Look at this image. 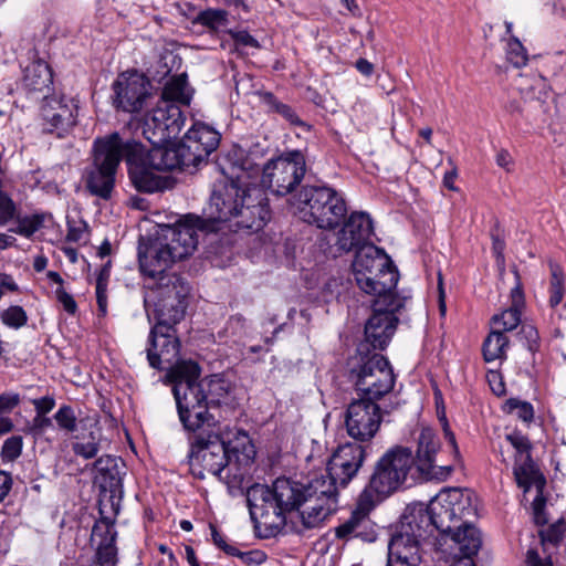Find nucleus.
Returning a JSON list of instances; mask_svg holds the SVG:
<instances>
[{
	"instance_id": "46",
	"label": "nucleus",
	"mask_w": 566,
	"mask_h": 566,
	"mask_svg": "<svg viewBox=\"0 0 566 566\" xmlns=\"http://www.w3.org/2000/svg\"><path fill=\"white\" fill-rule=\"evenodd\" d=\"M1 321L8 327L19 329L28 323V314L23 307L12 305L2 312Z\"/></svg>"
},
{
	"instance_id": "1",
	"label": "nucleus",
	"mask_w": 566,
	"mask_h": 566,
	"mask_svg": "<svg viewBox=\"0 0 566 566\" xmlns=\"http://www.w3.org/2000/svg\"><path fill=\"white\" fill-rule=\"evenodd\" d=\"M367 457V447L346 442L331 455L326 474L306 482L277 478L272 486L255 483L248 488L251 520L265 526L285 524V515L298 511L305 528L318 526L337 509L338 486L345 488L358 473Z\"/></svg>"
},
{
	"instance_id": "17",
	"label": "nucleus",
	"mask_w": 566,
	"mask_h": 566,
	"mask_svg": "<svg viewBox=\"0 0 566 566\" xmlns=\"http://www.w3.org/2000/svg\"><path fill=\"white\" fill-rule=\"evenodd\" d=\"M125 163L128 176L139 192L154 193L167 187V179L157 175L145 157V145L129 136Z\"/></svg>"
},
{
	"instance_id": "9",
	"label": "nucleus",
	"mask_w": 566,
	"mask_h": 566,
	"mask_svg": "<svg viewBox=\"0 0 566 566\" xmlns=\"http://www.w3.org/2000/svg\"><path fill=\"white\" fill-rule=\"evenodd\" d=\"M193 434L188 454L190 472L200 480L209 474L219 479L229 460L224 439L214 431V428Z\"/></svg>"
},
{
	"instance_id": "7",
	"label": "nucleus",
	"mask_w": 566,
	"mask_h": 566,
	"mask_svg": "<svg viewBox=\"0 0 566 566\" xmlns=\"http://www.w3.org/2000/svg\"><path fill=\"white\" fill-rule=\"evenodd\" d=\"M366 345L358 347V355L350 363L349 380L359 398L377 402L394 389L396 376L384 355L364 353Z\"/></svg>"
},
{
	"instance_id": "42",
	"label": "nucleus",
	"mask_w": 566,
	"mask_h": 566,
	"mask_svg": "<svg viewBox=\"0 0 566 566\" xmlns=\"http://www.w3.org/2000/svg\"><path fill=\"white\" fill-rule=\"evenodd\" d=\"M195 22L217 32L228 25V12L223 9H207L198 13Z\"/></svg>"
},
{
	"instance_id": "52",
	"label": "nucleus",
	"mask_w": 566,
	"mask_h": 566,
	"mask_svg": "<svg viewBox=\"0 0 566 566\" xmlns=\"http://www.w3.org/2000/svg\"><path fill=\"white\" fill-rule=\"evenodd\" d=\"M230 34L234 41L235 51H238L240 46L260 49L259 41L254 36H252L248 31H230Z\"/></svg>"
},
{
	"instance_id": "14",
	"label": "nucleus",
	"mask_w": 566,
	"mask_h": 566,
	"mask_svg": "<svg viewBox=\"0 0 566 566\" xmlns=\"http://www.w3.org/2000/svg\"><path fill=\"white\" fill-rule=\"evenodd\" d=\"M386 413L388 411L371 399H353L344 416L347 434L357 443L370 442L378 433Z\"/></svg>"
},
{
	"instance_id": "20",
	"label": "nucleus",
	"mask_w": 566,
	"mask_h": 566,
	"mask_svg": "<svg viewBox=\"0 0 566 566\" xmlns=\"http://www.w3.org/2000/svg\"><path fill=\"white\" fill-rule=\"evenodd\" d=\"M41 117L44 132L63 138L76 125L77 104L70 97L44 95Z\"/></svg>"
},
{
	"instance_id": "36",
	"label": "nucleus",
	"mask_w": 566,
	"mask_h": 566,
	"mask_svg": "<svg viewBox=\"0 0 566 566\" xmlns=\"http://www.w3.org/2000/svg\"><path fill=\"white\" fill-rule=\"evenodd\" d=\"M101 437V429L96 424L91 426L87 433L76 434V441L72 444L74 454L86 460L95 458L99 451Z\"/></svg>"
},
{
	"instance_id": "16",
	"label": "nucleus",
	"mask_w": 566,
	"mask_h": 566,
	"mask_svg": "<svg viewBox=\"0 0 566 566\" xmlns=\"http://www.w3.org/2000/svg\"><path fill=\"white\" fill-rule=\"evenodd\" d=\"M186 117L180 106L159 101L157 106L145 117L143 135L151 145L169 144L180 134Z\"/></svg>"
},
{
	"instance_id": "40",
	"label": "nucleus",
	"mask_w": 566,
	"mask_h": 566,
	"mask_svg": "<svg viewBox=\"0 0 566 566\" xmlns=\"http://www.w3.org/2000/svg\"><path fill=\"white\" fill-rule=\"evenodd\" d=\"M189 139L184 136L182 139L176 144L178 151V158L181 165V170H188L189 168H197L207 158L199 153Z\"/></svg>"
},
{
	"instance_id": "18",
	"label": "nucleus",
	"mask_w": 566,
	"mask_h": 566,
	"mask_svg": "<svg viewBox=\"0 0 566 566\" xmlns=\"http://www.w3.org/2000/svg\"><path fill=\"white\" fill-rule=\"evenodd\" d=\"M440 439L430 428H423L418 437L415 457L416 473L424 481H446L453 471L452 464H438Z\"/></svg>"
},
{
	"instance_id": "60",
	"label": "nucleus",
	"mask_w": 566,
	"mask_h": 566,
	"mask_svg": "<svg viewBox=\"0 0 566 566\" xmlns=\"http://www.w3.org/2000/svg\"><path fill=\"white\" fill-rule=\"evenodd\" d=\"M32 403L34 406L36 415L45 416L54 408L55 400L53 397L45 396L39 399H34Z\"/></svg>"
},
{
	"instance_id": "63",
	"label": "nucleus",
	"mask_w": 566,
	"mask_h": 566,
	"mask_svg": "<svg viewBox=\"0 0 566 566\" xmlns=\"http://www.w3.org/2000/svg\"><path fill=\"white\" fill-rule=\"evenodd\" d=\"M488 380H489V384L491 386L492 391L495 395L500 396V395H502L505 391L504 384H503V381L501 379L500 374H497V373H490L488 375Z\"/></svg>"
},
{
	"instance_id": "64",
	"label": "nucleus",
	"mask_w": 566,
	"mask_h": 566,
	"mask_svg": "<svg viewBox=\"0 0 566 566\" xmlns=\"http://www.w3.org/2000/svg\"><path fill=\"white\" fill-rule=\"evenodd\" d=\"M387 566H427L423 559L387 558Z\"/></svg>"
},
{
	"instance_id": "15",
	"label": "nucleus",
	"mask_w": 566,
	"mask_h": 566,
	"mask_svg": "<svg viewBox=\"0 0 566 566\" xmlns=\"http://www.w3.org/2000/svg\"><path fill=\"white\" fill-rule=\"evenodd\" d=\"M156 319L157 323L148 336L147 360L151 368L168 371L180 360V340L175 328L179 322H170L167 318Z\"/></svg>"
},
{
	"instance_id": "59",
	"label": "nucleus",
	"mask_w": 566,
	"mask_h": 566,
	"mask_svg": "<svg viewBox=\"0 0 566 566\" xmlns=\"http://www.w3.org/2000/svg\"><path fill=\"white\" fill-rule=\"evenodd\" d=\"M515 277L517 280L516 285L511 290V307L522 310L524 306V293L522 284L520 283V274L517 270H514Z\"/></svg>"
},
{
	"instance_id": "41",
	"label": "nucleus",
	"mask_w": 566,
	"mask_h": 566,
	"mask_svg": "<svg viewBox=\"0 0 566 566\" xmlns=\"http://www.w3.org/2000/svg\"><path fill=\"white\" fill-rule=\"evenodd\" d=\"M513 473L517 485L524 489L525 492L528 491L536 473L532 457L526 455L522 461H517V459H515Z\"/></svg>"
},
{
	"instance_id": "8",
	"label": "nucleus",
	"mask_w": 566,
	"mask_h": 566,
	"mask_svg": "<svg viewBox=\"0 0 566 566\" xmlns=\"http://www.w3.org/2000/svg\"><path fill=\"white\" fill-rule=\"evenodd\" d=\"M295 213L319 229H334L347 213L344 198L327 186L302 187Z\"/></svg>"
},
{
	"instance_id": "29",
	"label": "nucleus",
	"mask_w": 566,
	"mask_h": 566,
	"mask_svg": "<svg viewBox=\"0 0 566 566\" xmlns=\"http://www.w3.org/2000/svg\"><path fill=\"white\" fill-rule=\"evenodd\" d=\"M419 539L396 531L388 543V558L423 559Z\"/></svg>"
},
{
	"instance_id": "5",
	"label": "nucleus",
	"mask_w": 566,
	"mask_h": 566,
	"mask_svg": "<svg viewBox=\"0 0 566 566\" xmlns=\"http://www.w3.org/2000/svg\"><path fill=\"white\" fill-rule=\"evenodd\" d=\"M409 478L412 481L421 480L416 473L415 457L409 448L394 447L376 462L369 482L363 490L364 497L380 503Z\"/></svg>"
},
{
	"instance_id": "6",
	"label": "nucleus",
	"mask_w": 566,
	"mask_h": 566,
	"mask_svg": "<svg viewBox=\"0 0 566 566\" xmlns=\"http://www.w3.org/2000/svg\"><path fill=\"white\" fill-rule=\"evenodd\" d=\"M352 266L356 284L364 293L375 297L396 294L399 273L384 250L375 244L361 247Z\"/></svg>"
},
{
	"instance_id": "34",
	"label": "nucleus",
	"mask_w": 566,
	"mask_h": 566,
	"mask_svg": "<svg viewBox=\"0 0 566 566\" xmlns=\"http://www.w3.org/2000/svg\"><path fill=\"white\" fill-rule=\"evenodd\" d=\"M252 464L253 463H243L241 459L227 461L224 472L219 480L228 486L230 494L233 495L235 491L243 490L244 483L248 482L250 478Z\"/></svg>"
},
{
	"instance_id": "54",
	"label": "nucleus",
	"mask_w": 566,
	"mask_h": 566,
	"mask_svg": "<svg viewBox=\"0 0 566 566\" xmlns=\"http://www.w3.org/2000/svg\"><path fill=\"white\" fill-rule=\"evenodd\" d=\"M55 297L69 314H75L77 310V304L73 296L69 294L63 286H59L55 290Z\"/></svg>"
},
{
	"instance_id": "62",
	"label": "nucleus",
	"mask_w": 566,
	"mask_h": 566,
	"mask_svg": "<svg viewBox=\"0 0 566 566\" xmlns=\"http://www.w3.org/2000/svg\"><path fill=\"white\" fill-rule=\"evenodd\" d=\"M13 480L9 472L0 470V503L4 501L12 489Z\"/></svg>"
},
{
	"instance_id": "12",
	"label": "nucleus",
	"mask_w": 566,
	"mask_h": 566,
	"mask_svg": "<svg viewBox=\"0 0 566 566\" xmlns=\"http://www.w3.org/2000/svg\"><path fill=\"white\" fill-rule=\"evenodd\" d=\"M406 297L397 294H387L375 297L373 315L365 324L366 342L374 349H385L394 336L399 322L396 313L405 306Z\"/></svg>"
},
{
	"instance_id": "26",
	"label": "nucleus",
	"mask_w": 566,
	"mask_h": 566,
	"mask_svg": "<svg viewBox=\"0 0 566 566\" xmlns=\"http://www.w3.org/2000/svg\"><path fill=\"white\" fill-rule=\"evenodd\" d=\"M161 240L166 249H169L178 260L190 255L198 245L197 231L188 224L167 227Z\"/></svg>"
},
{
	"instance_id": "22",
	"label": "nucleus",
	"mask_w": 566,
	"mask_h": 566,
	"mask_svg": "<svg viewBox=\"0 0 566 566\" xmlns=\"http://www.w3.org/2000/svg\"><path fill=\"white\" fill-rule=\"evenodd\" d=\"M373 234V222L365 212H353L337 233L336 247L340 253L357 251L369 245Z\"/></svg>"
},
{
	"instance_id": "10",
	"label": "nucleus",
	"mask_w": 566,
	"mask_h": 566,
	"mask_svg": "<svg viewBox=\"0 0 566 566\" xmlns=\"http://www.w3.org/2000/svg\"><path fill=\"white\" fill-rule=\"evenodd\" d=\"M261 185L273 195L286 196L303 180L306 172V161L301 150L285 151L269 160L262 169Z\"/></svg>"
},
{
	"instance_id": "25",
	"label": "nucleus",
	"mask_w": 566,
	"mask_h": 566,
	"mask_svg": "<svg viewBox=\"0 0 566 566\" xmlns=\"http://www.w3.org/2000/svg\"><path fill=\"white\" fill-rule=\"evenodd\" d=\"M400 532L412 535L419 541H426L437 532L428 504L416 503L407 507Z\"/></svg>"
},
{
	"instance_id": "55",
	"label": "nucleus",
	"mask_w": 566,
	"mask_h": 566,
	"mask_svg": "<svg viewBox=\"0 0 566 566\" xmlns=\"http://www.w3.org/2000/svg\"><path fill=\"white\" fill-rule=\"evenodd\" d=\"M521 335L526 339V346L530 352H536L539 347V336L537 329L532 325H523Z\"/></svg>"
},
{
	"instance_id": "28",
	"label": "nucleus",
	"mask_w": 566,
	"mask_h": 566,
	"mask_svg": "<svg viewBox=\"0 0 566 566\" xmlns=\"http://www.w3.org/2000/svg\"><path fill=\"white\" fill-rule=\"evenodd\" d=\"M52 83V70L44 61H34L25 67L22 85L29 93L48 95Z\"/></svg>"
},
{
	"instance_id": "49",
	"label": "nucleus",
	"mask_w": 566,
	"mask_h": 566,
	"mask_svg": "<svg viewBox=\"0 0 566 566\" xmlns=\"http://www.w3.org/2000/svg\"><path fill=\"white\" fill-rule=\"evenodd\" d=\"M54 419L60 429L67 432H74L76 430V417L71 406H61L55 412Z\"/></svg>"
},
{
	"instance_id": "38",
	"label": "nucleus",
	"mask_w": 566,
	"mask_h": 566,
	"mask_svg": "<svg viewBox=\"0 0 566 566\" xmlns=\"http://www.w3.org/2000/svg\"><path fill=\"white\" fill-rule=\"evenodd\" d=\"M258 95L260 97L261 103L268 107L269 112L279 114L291 125L303 127L306 129L310 128V126L297 116L295 111L290 105L279 101L273 93L258 92Z\"/></svg>"
},
{
	"instance_id": "13",
	"label": "nucleus",
	"mask_w": 566,
	"mask_h": 566,
	"mask_svg": "<svg viewBox=\"0 0 566 566\" xmlns=\"http://www.w3.org/2000/svg\"><path fill=\"white\" fill-rule=\"evenodd\" d=\"M148 284L155 296V317L180 322L185 316L189 286L177 273H168Z\"/></svg>"
},
{
	"instance_id": "35",
	"label": "nucleus",
	"mask_w": 566,
	"mask_h": 566,
	"mask_svg": "<svg viewBox=\"0 0 566 566\" xmlns=\"http://www.w3.org/2000/svg\"><path fill=\"white\" fill-rule=\"evenodd\" d=\"M160 101L188 106L191 101V93L188 90L187 75L180 74L168 80L163 87Z\"/></svg>"
},
{
	"instance_id": "47",
	"label": "nucleus",
	"mask_w": 566,
	"mask_h": 566,
	"mask_svg": "<svg viewBox=\"0 0 566 566\" xmlns=\"http://www.w3.org/2000/svg\"><path fill=\"white\" fill-rule=\"evenodd\" d=\"M506 59L514 67H522L527 63L526 50L514 36L507 42Z\"/></svg>"
},
{
	"instance_id": "57",
	"label": "nucleus",
	"mask_w": 566,
	"mask_h": 566,
	"mask_svg": "<svg viewBox=\"0 0 566 566\" xmlns=\"http://www.w3.org/2000/svg\"><path fill=\"white\" fill-rule=\"evenodd\" d=\"M20 403V395L4 392L0 395V415L11 412Z\"/></svg>"
},
{
	"instance_id": "43",
	"label": "nucleus",
	"mask_w": 566,
	"mask_h": 566,
	"mask_svg": "<svg viewBox=\"0 0 566 566\" xmlns=\"http://www.w3.org/2000/svg\"><path fill=\"white\" fill-rule=\"evenodd\" d=\"M521 311L522 310L510 306L500 315L493 316L492 322L495 326V329L503 331V333L506 334V332L516 328L521 322Z\"/></svg>"
},
{
	"instance_id": "19",
	"label": "nucleus",
	"mask_w": 566,
	"mask_h": 566,
	"mask_svg": "<svg viewBox=\"0 0 566 566\" xmlns=\"http://www.w3.org/2000/svg\"><path fill=\"white\" fill-rule=\"evenodd\" d=\"M150 83L137 72L123 73L113 83V105L126 113H138L150 96Z\"/></svg>"
},
{
	"instance_id": "31",
	"label": "nucleus",
	"mask_w": 566,
	"mask_h": 566,
	"mask_svg": "<svg viewBox=\"0 0 566 566\" xmlns=\"http://www.w3.org/2000/svg\"><path fill=\"white\" fill-rule=\"evenodd\" d=\"M145 157L148 159L150 167L157 171L181 170L176 144L171 146H168V144L153 145L151 149L145 147Z\"/></svg>"
},
{
	"instance_id": "39",
	"label": "nucleus",
	"mask_w": 566,
	"mask_h": 566,
	"mask_svg": "<svg viewBox=\"0 0 566 566\" xmlns=\"http://www.w3.org/2000/svg\"><path fill=\"white\" fill-rule=\"evenodd\" d=\"M548 266L551 273L548 303L554 308L560 304L565 294V274L563 268L554 261H549Z\"/></svg>"
},
{
	"instance_id": "48",
	"label": "nucleus",
	"mask_w": 566,
	"mask_h": 566,
	"mask_svg": "<svg viewBox=\"0 0 566 566\" xmlns=\"http://www.w3.org/2000/svg\"><path fill=\"white\" fill-rule=\"evenodd\" d=\"M23 439L21 436H12L8 438L1 449V459L3 462H12L17 460L22 452Z\"/></svg>"
},
{
	"instance_id": "58",
	"label": "nucleus",
	"mask_w": 566,
	"mask_h": 566,
	"mask_svg": "<svg viewBox=\"0 0 566 566\" xmlns=\"http://www.w3.org/2000/svg\"><path fill=\"white\" fill-rule=\"evenodd\" d=\"M211 536L213 544L222 549L227 555L231 556L232 554H238V547L228 544L221 533L217 530V527L210 524Z\"/></svg>"
},
{
	"instance_id": "56",
	"label": "nucleus",
	"mask_w": 566,
	"mask_h": 566,
	"mask_svg": "<svg viewBox=\"0 0 566 566\" xmlns=\"http://www.w3.org/2000/svg\"><path fill=\"white\" fill-rule=\"evenodd\" d=\"M95 468L99 472H111L112 468L116 467V459L109 455L105 458L101 457L95 461ZM111 474V486H116L119 483V478H116L114 474Z\"/></svg>"
},
{
	"instance_id": "50",
	"label": "nucleus",
	"mask_w": 566,
	"mask_h": 566,
	"mask_svg": "<svg viewBox=\"0 0 566 566\" xmlns=\"http://www.w3.org/2000/svg\"><path fill=\"white\" fill-rule=\"evenodd\" d=\"M506 440L515 449V459L522 461L524 457L531 455L530 440L520 432H513L506 436Z\"/></svg>"
},
{
	"instance_id": "45",
	"label": "nucleus",
	"mask_w": 566,
	"mask_h": 566,
	"mask_svg": "<svg viewBox=\"0 0 566 566\" xmlns=\"http://www.w3.org/2000/svg\"><path fill=\"white\" fill-rule=\"evenodd\" d=\"M504 410L516 416L518 419L524 422H530L534 418V408L527 402L516 398H510L504 403Z\"/></svg>"
},
{
	"instance_id": "53",
	"label": "nucleus",
	"mask_w": 566,
	"mask_h": 566,
	"mask_svg": "<svg viewBox=\"0 0 566 566\" xmlns=\"http://www.w3.org/2000/svg\"><path fill=\"white\" fill-rule=\"evenodd\" d=\"M231 556L239 557L245 565H260L266 559V555L259 549L241 552L238 548V554H232Z\"/></svg>"
},
{
	"instance_id": "44",
	"label": "nucleus",
	"mask_w": 566,
	"mask_h": 566,
	"mask_svg": "<svg viewBox=\"0 0 566 566\" xmlns=\"http://www.w3.org/2000/svg\"><path fill=\"white\" fill-rule=\"evenodd\" d=\"M44 219L40 214H32L19 218L17 226L10 228V231L19 235L30 238L32 237L42 226Z\"/></svg>"
},
{
	"instance_id": "23",
	"label": "nucleus",
	"mask_w": 566,
	"mask_h": 566,
	"mask_svg": "<svg viewBox=\"0 0 566 566\" xmlns=\"http://www.w3.org/2000/svg\"><path fill=\"white\" fill-rule=\"evenodd\" d=\"M116 537L117 532L111 518L102 517L95 522L92 528L91 539L92 542L97 541V546L91 566H116Z\"/></svg>"
},
{
	"instance_id": "11",
	"label": "nucleus",
	"mask_w": 566,
	"mask_h": 566,
	"mask_svg": "<svg viewBox=\"0 0 566 566\" xmlns=\"http://www.w3.org/2000/svg\"><path fill=\"white\" fill-rule=\"evenodd\" d=\"M437 532L451 534L460 522L475 514L471 496L462 490L444 489L428 503Z\"/></svg>"
},
{
	"instance_id": "24",
	"label": "nucleus",
	"mask_w": 566,
	"mask_h": 566,
	"mask_svg": "<svg viewBox=\"0 0 566 566\" xmlns=\"http://www.w3.org/2000/svg\"><path fill=\"white\" fill-rule=\"evenodd\" d=\"M138 261L140 271L150 280L168 274L166 270L176 261L169 249H166L164 241L157 239L149 244L138 248Z\"/></svg>"
},
{
	"instance_id": "51",
	"label": "nucleus",
	"mask_w": 566,
	"mask_h": 566,
	"mask_svg": "<svg viewBox=\"0 0 566 566\" xmlns=\"http://www.w3.org/2000/svg\"><path fill=\"white\" fill-rule=\"evenodd\" d=\"M17 212L14 201L2 190H0V226L7 224L13 219Z\"/></svg>"
},
{
	"instance_id": "3",
	"label": "nucleus",
	"mask_w": 566,
	"mask_h": 566,
	"mask_svg": "<svg viewBox=\"0 0 566 566\" xmlns=\"http://www.w3.org/2000/svg\"><path fill=\"white\" fill-rule=\"evenodd\" d=\"M200 374L199 364L192 359L177 361L166 374L168 381L174 385L172 394L179 421L190 433L216 428L221 418L208 409Z\"/></svg>"
},
{
	"instance_id": "37",
	"label": "nucleus",
	"mask_w": 566,
	"mask_h": 566,
	"mask_svg": "<svg viewBox=\"0 0 566 566\" xmlns=\"http://www.w3.org/2000/svg\"><path fill=\"white\" fill-rule=\"evenodd\" d=\"M510 346L509 337L503 331L493 329L486 336L482 345L483 358L485 361L502 360L506 358Z\"/></svg>"
},
{
	"instance_id": "61",
	"label": "nucleus",
	"mask_w": 566,
	"mask_h": 566,
	"mask_svg": "<svg viewBox=\"0 0 566 566\" xmlns=\"http://www.w3.org/2000/svg\"><path fill=\"white\" fill-rule=\"evenodd\" d=\"M50 427H52V420L50 418L42 415H36L33 418L30 430L33 434L40 436Z\"/></svg>"
},
{
	"instance_id": "21",
	"label": "nucleus",
	"mask_w": 566,
	"mask_h": 566,
	"mask_svg": "<svg viewBox=\"0 0 566 566\" xmlns=\"http://www.w3.org/2000/svg\"><path fill=\"white\" fill-rule=\"evenodd\" d=\"M377 504L378 502L371 497L365 499L361 492L356 509L347 520L335 527V536L343 541L359 538L366 543L374 542L377 538V533L369 513Z\"/></svg>"
},
{
	"instance_id": "27",
	"label": "nucleus",
	"mask_w": 566,
	"mask_h": 566,
	"mask_svg": "<svg viewBox=\"0 0 566 566\" xmlns=\"http://www.w3.org/2000/svg\"><path fill=\"white\" fill-rule=\"evenodd\" d=\"M201 385L207 397V406L210 411L222 406H229L232 401L231 382L220 375H211L202 378Z\"/></svg>"
},
{
	"instance_id": "2",
	"label": "nucleus",
	"mask_w": 566,
	"mask_h": 566,
	"mask_svg": "<svg viewBox=\"0 0 566 566\" xmlns=\"http://www.w3.org/2000/svg\"><path fill=\"white\" fill-rule=\"evenodd\" d=\"M259 170L258 165L249 158L232 164L231 171L223 168L230 181L214 185L199 228L219 230V224L229 223V229L233 231H260L270 219L268 198L259 187L244 184L245 178L258 175Z\"/></svg>"
},
{
	"instance_id": "30",
	"label": "nucleus",
	"mask_w": 566,
	"mask_h": 566,
	"mask_svg": "<svg viewBox=\"0 0 566 566\" xmlns=\"http://www.w3.org/2000/svg\"><path fill=\"white\" fill-rule=\"evenodd\" d=\"M450 535L457 543L461 555L474 557L482 546L481 532L469 523L468 518L462 521Z\"/></svg>"
},
{
	"instance_id": "33",
	"label": "nucleus",
	"mask_w": 566,
	"mask_h": 566,
	"mask_svg": "<svg viewBox=\"0 0 566 566\" xmlns=\"http://www.w3.org/2000/svg\"><path fill=\"white\" fill-rule=\"evenodd\" d=\"M224 447H227L229 460L241 459L243 463L254 462L256 454L255 448L245 431L237 429L233 433V438L224 440Z\"/></svg>"
},
{
	"instance_id": "4",
	"label": "nucleus",
	"mask_w": 566,
	"mask_h": 566,
	"mask_svg": "<svg viewBox=\"0 0 566 566\" xmlns=\"http://www.w3.org/2000/svg\"><path fill=\"white\" fill-rule=\"evenodd\" d=\"M129 134L114 132L93 142L90 164L83 172L85 190L102 200L112 198L120 161L125 160Z\"/></svg>"
},
{
	"instance_id": "32",
	"label": "nucleus",
	"mask_w": 566,
	"mask_h": 566,
	"mask_svg": "<svg viewBox=\"0 0 566 566\" xmlns=\"http://www.w3.org/2000/svg\"><path fill=\"white\" fill-rule=\"evenodd\" d=\"M185 136L189 139V143L197 146V150L206 158L217 149L220 143V134L202 123L193 124Z\"/></svg>"
}]
</instances>
